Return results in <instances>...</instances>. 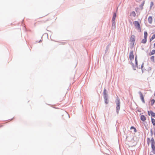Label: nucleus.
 I'll use <instances>...</instances> for the list:
<instances>
[{"instance_id": "1", "label": "nucleus", "mask_w": 155, "mask_h": 155, "mask_svg": "<svg viewBox=\"0 0 155 155\" xmlns=\"http://www.w3.org/2000/svg\"><path fill=\"white\" fill-rule=\"evenodd\" d=\"M103 97L104 100V103L107 104L109 102V100L108 99V95L107 93V90L104 88L103 91Z\"/></svg>"}, {"instance_id": "2", "label": "nucleus", "mask_w": 155, "mask_h": 155, "mask_svg": "<svg viewBox=\"0 0 155 155\" xmlns=\"http://www.w3.org/2000/svg\"><path fill=\"white\" fill-rule=\"evenodd\" d=\"M116 102L117 105L116 107V112L117 114H118L120 108V102L119 99L118 98L116 101Z\"/></svg>"}, {"instance_id": "3", "label": "nucleus", "mask_w": 155, "mask_h": 155, "mask_svg": "<svg viewBox=\"0 0 155 155\" xmlns=\"http://www.w3.org/2000/svg\"><path fill=\"white\" fill-rule=\"evenodd\" d=\"M135 65L134 66L135 67V68H137L139 69L141 68L142 69V72H143L142 68H143V64H144L143 63H142V64L141 65V67H140V66L139 67V66H138V62H137V56H136L135 57Z\"/></svg>"}, {"instance_id": "4", "label": "nucleus", "mask_w": 155, "mask_h": 155, "mask_svg": "<svg viewBox=\"0 0 155 155\" xmlns=\"http://www.w3.org/2000/svg\"><path fill=\"white\" fill-rule=\"evenodd\" d=\"M134 24L136 27V28L137 30H140V31H141V28H140V25L139 22L137 21H135L134 22Z\"/></svg>"}, {"instance_id": "5", "label": "nucleus", "mask_w": 155, "mask_h": 155, "mask_svg": "<svg viewBox=\"0 0 155 155\" xmlns=\"http://www.w3.org/2000/svg\"><path fill=\"white\" fill-rule=\"evenodd\" d=\"M135 36L134 35H132L131 36L130 38V41L131 42V43H132V46H133L134 45L135 41Z\"/></svg>"}, {"instance_id": "6", "label": "nucleus", "mask_w": 155, "mask_h": 155, "mask_svg": "<svg viewBox=\"0 0 155 155\" xmlns=\"http://www.w3.org/2000/svg\"><path fill=\"white\" fill-rule=\"evenodd\" d=\"M134 55L133 54V51H131L129 54V59L131 61H132L134 59Z\"/></svg>"}, {"instance_id": "7", "label": "nucleus", "mask_w": 155, "mask_h": 155, "mask_svg": "<svg viewBox=\"0 0 155 155\" xmlns=\"http://www.w3.org/2000/svg\"><path fill=\"white\" fill-rule=\"evenodd\" d=\"M110 44H108L106 47V50L105 51V54H107L109 53L110 47Z\"/></svg>"}, {"instance_id": "8", "label": "nucleus", "mask_w": 155, "mask_h": 155, "mask_svg": "<svg viewBox=\"0 0 155 155\" xmlns=\"http://www.w3.org/2000/svg\"><path fill=\"white\" fill-rule=\"evenodd\" d=\"M138 94H139L140 95V98L142 102L143 103H145V101L144 100V97L143 96L142 93L141 91H139L138 92Z\"/></svg>"}, {"instance_id": "9", "label": "nucleus", "mask_w": 155, "mask_h": 155, "mask_svg": "<svg viewBox=\"0 0 155 155\" xmlns=\"http://www.w3.org/2000/svg\"><path fill=\"white\" fill-rule=\"evenodd\" d=\"M151 146H155V141L153 138L152 137L151 139Z\"/></svg>"}, {"instance_id": "10", "label": "nucleus", "mask_w": 155, "mask_h": 155, "mask_svg": "<svg viewBox=\"0 0 155 155\" xmlns=\"http://www.w3.org/2000/svg\"><path fill=\"white\" fill-rule=\"evenodd\" d=\"M148 22L150 24H151L152 21V17L151 16H150L148 18Z\"/></svg>"}, {"instance_id": "11", "label": "nucleus", "mask_w": 155, "mask_h": 155, "mask_svg": "<svg viewBox=\"0 0 155 155\" xmlns=\"http://www.w3.org/2000/svg\"><path fill=\"white\" fill-rule=\"evenodd\" d=\"M140 120L143 121L146 120V118L144 115H141L140 117Z\"/></svg>"}, {"instance_id": "12", "label": "nucleus", "mask_w": 155, "mask_h": 155, "mask_svg": "<svg viewBox=\"0 0 155 155\" xmlns=\"http://www.w3.org/2000/svg\"><path fill=\"white\" fill-rule=\"evenodd\" d=\"M116 17V13L115 12H114L112 18V21H114L115 20Z\"/></svg>"}, {"instance_id": "13", "label": "nucleus", "mask_w": 155, "mask_h": 155, "mask_svg": "<svg viewBox=\"0 0 155 155\" xmlns=\"http://www.w3.org/2000/svg\"><path fill=\"white\" fill-rule=\"evenodd\" d=\"M147 41V38L144 37V39H143L141 41V43L143 44H145L146 43Z\"/></svg>"}, {"instance_id": "14", "label": "nucleus", "mask_w": 155, "mask_h": 155, "mask_svg": "<svg viewBox=\"0 0 155 155\" xmlns=\"http://www.w3.org/2000/svg\"><path fill=\"white\" fill-rule=\"evenodd\" d=\"M155 54V50H153L151 52H150L149 54V55L151 56Z\"/></svg>"}, {"instance_id": "15", "label": "nucleus", "mask_w": 155, "mask_h": 155, "mask_svg": "<svg viewBox=\"0 0 155 155\" xmlns=\"http://www.w3.org/2000/svg\"><path fill=\"white\" fill-rule=\"evenodd\" d=\"M130 64L132 65L133 70H135L136 68H135L134 64L131 61L130 62Z\"/></svg>"}, {"instance_id": "16", "label": "nucleus", "mask_w": 155, "mask_h": 155, "mask_svg": "<svg viewBox=\"0 0 155 155\" xmlns=\"http://www.w3.org/2000/svg\"><path fill=\"white\" fill-rule=\"evenodd\" d=\"M145 1H144L139 6L141 8V10H142L143 8V6L144 5V4Z\"/></svg>"}, {"instance_id": "17", "label": "nucleus", "mask_w": 155, "mask_h": 155, "mask_svg": "<svg viewBox=\"0 0 155 155\" xmlns=\"http://www.w3.org/2000/svg\"><path fill=\"white\" fill-rule=\"evenodd\" d=\"M130 15L134 17H135L136 16V13L135 12L133 11L132 12H131L130 14Z\"/></svg>"}, {"instance_id": "18", "label": "nucleus", "mask_w": 155, "mask_h": 155, "mask_svg": "<svg viewBox=\"0 0 155 155\" xmlns=\"http://www.w3.org/2000/svg\"><path fill=\"white\" fill-rule=\"evenodd\" d=\"M150 113L151 116L155 118V113L153 112L152 111H150Z\"/></svg>"}, {"instance_id": "19", "label": "nucleus", "mask_w": 155, "mask_h": 155, "mask_svg": "<svg viewBox=\"0 0 155 155\" xmlns=\"http://www.w3.org/2000/svg\"><path fill=\"white\" fill-rule=\"evenodd\" d=\"M151 148L152 149V152L154 154H155V146H151Z\"/></svg>"}, {"instance_id": "20", "label": "nucleus", "mask_w": 155, "mask_h": 155, "mask_svg": "<svg viewBox=\"0 0 155 155\" xmlns=\"http://www.w3.org/2000/svg\"><path fill=\"white\" fill-rule=\"evenodd\" d=\"M151 122L153 126H155V120L153 118H151Z\"/></svg>"}, {"instance_id": "21", "label": "nucleus", "mask_w": 155, "mask_h": 155, "mask_svg": "<svg viewBox=\"0 0 155 155\" xmlns=\"http://www.w3.org/2000/svg\"><path fill=\"white\" fill-rule=\"evenodd\" d=\"M155 38V34H153L152 37L150 38V41H151L152 40L154 39Z\"/></svg>"}, {"instance_id": "22", "label": "nucleus", "mask_w": 155, "mask_h": 155, "mask_svg": "<svg viewBox=\"0 0 155 155\" xmlns=\"http://www.w3.org/2000/svg\"><path fill=\"white\" fill-rule=\"evenodd\" d=\"M144 37L145 38H147V35H148L147 33V31H145L144 32Z\"/></svg>"}, {"instance_id": "23", "label": "nucleus", "mask_w": 155, "mask_h": 155, "mask_svg": "<svg viewBox=\"0 0 155 155\" xmlns=\"http://www.w3.org/2000/svg\"><path fill=\"white\" fill-rule=\"evenodd\" d=\"M130 129L131 130L134 129V132H137V130H136V129L133 126H131L130 127Z\"/></svg>"}, {"instance_id": "24", "label": "nucleus", "mask_w": 155, "mask_h": 155, "mask_svg": "<svg viewBox=\"0 0 155 155\" xmlns=\"http://www.w3.org/2000/svg\"><path fill=\"white\" fill-rule=\"evenodd\" d=\"M151 106H153V104L154 103H155V100L154 99H152L151 100Z\"/></svg>"}, {"instance_id": "25", "label": "nucleus", "mask_w": 155, "mask_h": 155, "mask_svg": "<svg viewBox=\"0 0 155 155\" xmlns=\"http://www.w3.org/2000/svg\"><path fill=\"white\" fill-rule=\"evenodd\" d=\"M154 57L153 56H151L150 58V59L151 60V61L153 62H154Z\"/></svg>"}, {"instance_id": "26", "label": "nucleus", "mask_w": 155, "mask_h": 155, "mask_svg": "<svg viewBox=\"0 0 155 155\" xmlns=\"http://www.w3.org/2000/svg\"><path fill=\"white\" fill-rule=\"evenodd\" d=\"M153 2H150V9H151V8L153 6Z\"/></svg>"}, {"instance_id": "27", "label": "nucleus", "mask_w": 155, "mask_h": 155, "mask_svg": "<svg viewBox=\"0 0 155 155\" xmlns=\"http://www.w3.org/2000/svg\"><path fill=\"white\" fill-rule=\"evenodd\" d=\"M112 26H115V21H112Z\"/></svg>"}, {"instance_id": "28", "label": "nucleus", "mask_w": 155, "mask_h": 155, "mask_svg": "<svg viewBox=\"0 0 155 155\" xmlns=\"http://www.w3.org/2000/svg\"><path fill=\"white\" fill-rule=\"evenodd\" d=\"M150 134H151V136H152L153 134V130H152V129H151L150 130Z\"/></svg>"}, {"instance_id": "29", "label": "nucleus", "mask_w": 155, "mask_h": 155, "mask_svg": "<svg viewBox=\"0 0 155 155\" xmlns=\"http://www.w3.org/2000/svg\"><path fill=\"white\" fill-rule=\"evenodd\" d=\"M147 143H148V144L149 145V144L150 140V138H147Z\"/></svg>"}, {"instance_id": "30", "label": "nucleus", "mask_w": 155, "mask_h": 155, "mask_svg": "<svg viewBox=\"0 0 155 155\" xmlns=\"http://www.w3.org/2000/svg\"><path fill=\"white\" fill-rule=\"evenodd\" d=\"M115 26H111V29H115Z\"/></svg>"}, {"instance_id": "31", "label": "nucleus", "mask_w": 155, "mask_h": 155, "mask_svg": "<svg viewBox=\"0 0 155 155\" xmlns=\"http://www.w3.org/2000/svg\"><path fill=\"white\" fill-rule=\"evenodd\" d=\"M148 114L149 115H150V113H149V111H148Z\"/></svg>"}, {"instance_id": "32", "label": "nucleus", "mask_w": 155, "mask_h": 155, "mask_svg": "<svg viewBox=\"0 0 155 155\" xmlns=\"http://www.w3.org/2000/svg\"><path fill=\"white\" fill-rule=\"evenodd\" d=\"M153 45H154V47L155 48V43H154Z\"/></svg>"}, {"instance_id": "33", "label": "nucleus", "mask_w": 155, "mask_h": 155, "mask_svg": "<svg viewBox=\"0 0 155 155\" xmlns=\"http://www.w3.org/2000/svg\"><path fill=\"white\" fill-rule=\"evenodd\" d=\"M41 40H40L39 41V42H41Z\"/></svg>"}, {"instance_id": "34", "label": "nucleus", "mask_w": 155, "mask_h": 155, "mask_svg": "<svg viewBox=\"0 0 155 155\" xmlns=\"http://www.w3.org/2000/svg\"><path fill=\"white\" fill-rule=\"evenodd\" d=\"M154 136L155 137V132L154 133Z\"/></svg>"}]
</instances>
